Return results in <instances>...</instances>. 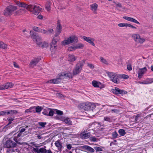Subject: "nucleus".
Returning a JSON list of instances; mask_svg holds the SVG:
<instances>
[{"label": "nucleus", "mask_w": 153, "mask_h": 153, "mask_svg": "<svg viewBox=\"0 0 153 153\" xmlns=\"http://www.w3.org/2000/svg\"><path fill=\"white\" fill-rule=\"evenodd\" d=\"M94 148L96 150V152L102 151V149L99 147H94Z\"/></svg>", "instance_id": "obj_47"}, {"label": "nucleus", "mask_w": 153, "mask_h": 153, "mask_svg": "<svg viewBox=\"0 0 153 153\" xmlns=\"http://www.w3.org/2000/svg\"><path fill=\"white\" fill-rule=\"evenodd\" d=\"M55 146L58 148V150L60 152H61L62 150V143L61 142L60 140H58L55 143Z\"/></svg>", "instance_id": "obj_19"}, {"label": "nucleus", "mask_w": 153, "mask_h": 153, "mask_svg": "<svg viewBox=\"0 0 153 153\" xmlns=\"http://www.w3.org/2000/svg\"><path fill=\"white\" fill-rule=\"evenodd\" d=\"M30 33H31L30 35L32 38L35 40L38 45L40 46L42 44V39L41 37L33 31H30Z\"/></svg>", "instance_id": "obj_7"}, {"label": "nucleus", "mask_w": 153, "mask_h": 153, "mask_svg": "<svg viewBox=\"0 0 153 153\" xmlns=\"http://www.w3.org/2000/svg\"><path fill=\"white\" fill-rule=\"evenodd\" d=\"M128 24L124 23H120L118 24V26L120 27H127Z\"/></svg>", "instance_id": "obj_37"}, {"label": "nucleus", "mask_w": 153, "mask_h": 153, "mask_svg": "<svg viewBox=\"0 0 153 153\" xmlns=\"http://www.w3.org/2000/svg\"><path fill=\"white\" fill-rule=\"evenodd\" d=\"M78 107L79 109L89 111L93 110L96 108V105L94 103L89 102H85L79 104Z\"/></svg>", "instance_id": "obj_1"}, {"label": "nucleus", "mask_w": 153, "mask_h": 153, "mask_svg": "<svg viewBox=\"0 0 153 153\" xmlns=\"http://www.w3.org/2000/svg\"><path fill=\"white\" fill-rule=\"evenodd\" d=\"M87 65L88 67H89V68H91L92 69L94 68V65L92 64L88 63H87Z\"/></svg>", "instance_id": "obj_53"}, {"label": "nucleus", "mask_w": 153, "mask_h": 153, "mask_svg": "<svg viewBox=\"0 0 153 153\" xmlns=\"http://www.w3.org/2000/svg\"><path fill=\"white\" fill-rule=\"evenodd\" d=\"M58 40V38L54 37L51 45V50L52 52H54L56 50V43Z\"/></svg>", "instance_id": "obj_12"}, {"label": "nucleus", "mask_w": 153, "mask_h": 153, "mask_svg": "<svg viewBox=\"0 0 153 153\" xmlns=\"http://www.w3.org/2000/svg\"><path fill=\"white\" fill-rule=\"evenodd\" d=\"M90 140L91 141L95 142L97 141V138L95 137H90Z\"/></svg>", "instance_id": "obj_50"}, {"label": "nucleus", "mask_w": 153, "mask_h": 153, "mask_svg": "<svg viewBox=\"0 0 153 153\" xmlns=\"http://www.w3.org/2000/svg\"><path fill=\"white\" fill-rule=\"evenodd\" d=\"M78 39L77 36L74 35H72L66 39L64 40L62 42V45H65L72 43L73 42H77Z\"/></svg>", "instance_id": "obj_3"}, {"label": "nucleus", "mask_w": 153, "mask_h": 153, "mask_svg": "<svg viewBox=\"0 0 153 153\" xmlns=\"http://www.w3.org/2000/svg\"><path fill=\"white\" fill-rule=\"evenodd\" d=\"M7 45L5 44H4L2 42V44L1 45V48L5 49L7 48Z\"/></svg>", "instance_id": "obj_46"}, {"label": "nucleus", "mask_w": 153, "mask_h": 153, "mask_svg": "<svg viewBox=\"0 0 153 153\" xmlns=\"http://www.w3.org/2000/svg\"><path fill=\"white\" fill-rule=\"evenodd\" d=\"M54 111L51 109L49 108L48 116H52L53 115Z\"/></svg>", "instance_id": "obj_42"}, {"label": "nucleus", "mask_w": 153, "mask_h": 153, "mask_svg": "<svg viewBox=\"0 0 153 153\" xmlns=\"http://www.w3.org/2000/svg\"><path fill=\"white\" fill-rule=\"evenodd\" d=\"M100 59L101 62L107 65H108V63L107 61L103 57H100Z\"/></svg>", "instance_id": "obj_31"}, {"label": "nucleus", "mask_w": 153, "mask_h": 153, "mask_svg": "<svg viewBox=\"0 0 153 153\" xmlns=\"http://www.w3.org/2000/svg\"><path fill=\"white\" fill-rule=\"evenodd\" d=\"M14 120V117L13 118L11 117H8L7 118V120L9 121L8 124L7 125V126L8 125L11 124L12 123V121Z\"/></svg>", "instance_id": "obj_38"}, {"label": "nucleus", "mask_w": 153, "mask_h": 153, "mask_svg": "<svg viewBox=\"0 0 153 153\" xmlns=\"http://www.w3.org/2000/svg\"><path fill=\"white\" fill-rule=\"evenodd\" d=\"M42 46L43 48H47L48 47L49 45L48 43L45 42H44L42 45Z\"/></svg>", "instance_id": "obj_49"}, {"label": "nucleus", "mask_w": 153, "mask_h": 153, "mask_svg": "<svg viewBox=\"0 0 153 153\" xmlns=\"http://www.w3.org/2000/svg\"><path fill=\"white\" fill-rule=\"evenodd\" d=\"M131 17H127V16H123V18L125 19H126L127 21H129L130 20V19H131Z\"/></svg>", "instance_id": "obj_57"}, {"label": "nucleus", "mask_w": 153, "mask_h": 153, "mask_svg": "<svg viewBox=\"0 0 153 153\" xmlns=\"http://www.w3.org/2000/svg\"><path fill=\"white\" fill-rule=\"evenodd\" d=\"M145 84H148L153 82V78H147L144 80Z\"/></svg>", "instance_id": "obj_27"}, {"label": "nucleus", "mask_w": 153, "mask_h": 153, "mask_svg": "<svg viewBox=\"0 0 153 153\" xmlns=\"http://www.w3.org/2000/svg\"><path fill=\"white\" fill-rule=\"evenodd\" d=\"M132 38L136 42L138 43L142 44L145 41V39L141 38L140 35L138 34H133Z\"/></svg>", "instance_id": "obj_11"}, {"label": "nucleus", "mask_w": 153, "mask_h": 153, "mask_svg": "<svg viewBox=\"0 0 153 153\" xmlns=\"http://www.w3.org/2000/svg\"><path fill=\"white\" fill-rule=\"evenodd\" d=\"M33 29L34 31H36L39 32H41L42 33H43V29H40L38 27H33Z\"/></svg>", "instance_id": "obj_30"}, {"label": "nucleus", "mask_w": 153, "mask_h": 153, "mask_svg": "<svg viewBox=\"0 0 153 153\" xmlns=\"http://www.w3.org/2000/svg\"><path fill=\"white\" fill-rule=\"evenodd\" d=\"M82 38L84 40L89 43L93 46H95V44L94 42V38L90 37H87L85 36H83Z\"/></svg>", "instance_id": "obj_16"}, {"label": "nucleus", "mask_w": 153, "mask_h": 153, "mask_svg": "<svg viewBox=\"0 0 153 153\" xmlns=\"http://www.w3.org/2000/svg\"><path fill=\"white\" fill-rule=\"evenodd\" d=\"M17 9L16 6L10 5L8 6L6 10L4 15L7 16L12 14V13Z\"/></svg>", "instance_id": "obj_8"}, {"label": "nucleus", "mask_w": 153, "mask_h": 153, "mask_svg": "<svg viewBox=\"0 0 153 153\" xmlns=\"http://www.w3.org/2000/svg\"><path fill=\"white\" fill-rule=\"evenodd\" d=\"M147 69L146 67L142 68H139L138 70V77L141 78L143 75L147 71Z\"/></svg>", "instance_id": "obj_18"}, {"label": "nucleus", "mask_w": 153, "mask_h": 153, "mask_svg": "<svg viewBox=\"0 0 153 153\" xmlns=\"http://www.w3.org/2000/svg\"><path fill=\"white\" fill-rule=\"evenodd\" d=\"M113 92L114 93L116 94H126L127 92L124 90L120 89L118 88L115 87L114 89H113Z\"/></svg>", "instance_id": "obj_15"}, {"label": "nucleus", "mask_w": 153, "mask_h": 153, "mask_svg": "<svg viewBox=\"0 0 153 153\" xmlns=\"http://www.w3.org/2000/svg\"><path fill=\"white\" fill-rule=\"evenodd\" d=\"M68 61L71 62H73L75 61L76 58L74 55H69L68 58Z\"/></svg>", "instance_id": "obj_26"}, {"label": "nucleus", "mask_w": 153, "mask_h": 153, "mask_svg": "<svg viewBox=\"0 0 153 153\" xmlns=\"http://www.w3.org/2000/svg\"><path fill=\"white\" fill-rule=\"evenodd\" d=\"M56 114L59 115H62L63 114V112L62 111L58 110H56Z\"/></svg>", "instance_id": "obj_48"}, {"label": "nucleus", "mask_w": 153, "mask_h": 153, "mask_svg": "<svg viewBox=\"0 0 153 153\" xmlns=\"http://www.w3.org/2000/svg\"><path fill=\"white\" fill-rule=\"evenodd\" d=\"M49 112V108L47 109H45L42 112V113L47 116H48V114Z\"/></svg>", "instance_id": "obj_36"}, {"label": "nucleus", "mask_w": 153, "mask_h": 153, "mask_svg": "<svg viewBox=\"0 0 153 153\" xmlns=\"http://www.w3.org/2000/svg\"><path fill=\"white\" fill-rule=\"evenodd\" d=\"M15 151L16 152H17L18 153H19L20 152V150L19 149H16L15 150L14 149H13L12 150V152H15Z\"/></svg>", "instance_id": "obj_61"}, {"label": "nucleus", "mask_w": 153, "mask_h": 153, "mask_svg": "<svg viewBox=\"0 0 153 153\" xmlns=\"http://www.w3.org/2000/svg\"><path fill=\"white\" fill-rule=\"evenodd\" d=\"M40 59L38 58H35L31 61L29 65L30 66H33L36 65Z\"/></svg>", "instance_id": "obj_21"}, {"label": "nucleus", "mask_w": 153, "mask_h": 153, "mask_svg": "<svg viewBox=\"0 0 153 153\" xmlns=\"http://www.w3.org/2000/svg\"><path fill=\"white\" fill-rule=\"evenodd\" d=\"M76 48L77 49L78 48H82L83 46L84 45L83 44L81 43H78L76 45Z\"/></svg>", "instance_id": "obj_34"}, {"label": "nucleus", "mask_w": 153, "mask_h": 153, "mask_svg": "<svg viewBox=\"0 0 153 153\" xmlns=\"http://www.w3.org/2000/svg\"><path fill=\"white\" fill-rule=\"evenodd\" d=\"M25 112L27 114L35 112V107L34 106L31 107L29 109H26L25 110Z\"/></svg>", "instance_id": "obj_24"}, {"label": "nucleus", "mask_w": 153, "mask_h": 153, "mask_svg": "<svg viewBox=\"0 0 153 153\" xmlns=\"http://www.w3.org/2000/svg\"><path fill=\"white\" fill-rule=\"evenodd\" d=\"M118 132L121 136H124L126 134L125 130L123 129H120Z\"/></svg>", "instance_id": "obj_32"}, {"label": "nucleus", "mask_w": 153, "mask_h": 153, "mask_svg": "<svg viewBox=\"0 0 153 153\" xmlns=\"http://www.w3.org/2000/svg\"><path fill=\"white\" fill-rule=\"evenodd\" d=\"M17 137H15L13 138V140L16 142L15 143H16V146L17 145V144H21V143L19 142H18V140L17 139Z\"/></svg>", "instance_id": "obj_52"}, {"label": "nucleus", "mask_w": 153, "mask_h": 153, "mask_svg": "<svg viewBox=\"0 0 153 153\" xmlns=\"http://www.w3.org/2000/svg\"><path fill=\"white\" fill-rule=\"evenodd\" d=\"M46 122H39L38 123V124L43 128L45 127V126L46 124Z\"/></svg>", "instance_id": "obj_41"}, {"label": "nucleus", "mask_w": 153, "mask_h": 153, "mask_svg": "<svg viewBox=\"0 0 153 153\" xmlns=\"http://www.w3.org/2000/svg\"><path fill=\"white\" fill-rule=\"evenodd\" d=\"M120 75L121 77H120V78H122L124 79H127L129 78V76L128 75L125 74H123Z\"/></svg>", "instance_id": "obj_51"}, {"label": "nucleus", "mask_w": 153, "mask_h": 153, "mask_svg": "<svg viewBox=\"0 0 153 153\" xmlns=\"http://www.w3.org/2000/svg\"><path fill=\"white\" fill-rule=\"evenodd\" d=\"M7 115V110L0 111V116Z\"/></svg>", "instance_id": "obj_44"}, {"label": "nucleus", "mask_w": 153, "mask_h": 153, "mask_svg": "<svg viewBox=\"0 0 153 153\" xmlns=\"http://www.w3.org/2000/svg\"><path fill=\"white\" fill-rule=\"evenodd\" d=\"M28 127V126H26L25 128H22L20 130V133H23V132H24L26 130V128H27Z\"/></svg>", "instance_id": "obj_56"}, {"label": "nucleus", "mask_w": 153, "mask_h": 153, "mask_svg": "<svg viewBox=\"0 0 153 153\" xmlns=\"http://www.w3.org/2000/svg\"><path fill=\"white\" fill-rule=\"evenodd\" d=\"M70 74L68 73H60L59 74L56 76V79L50 80L48 82V83H51L54 84H57L60 83L61 80L62 79L66 78L67 77L70 78L69 75Z\"/></svg>", "instance_id": "obj_2"}, {"label": "nucleus", "mask_w": 153, "mask_h": 153, "mask_svg": "<svg viewBox=\"0 0 153 153\" xmlns=\"http://www.w3.org/2000/svg\"><path fill=\"white\" fill-rule=\"evenodd\" d=\"M127 69L129 71H131L132 68L131 65H127Z\"/></svg>", "instance_id": "obj_55"}, {"label": "nucleus", "mask_w": 153, "mask_h": 153, "mask_svg": "<svg viewBox=\"0 0 153 153\" xmlns=\"http://www.w3.org/2000/svg\"><path fill=\"white\" fill-rule=\"evenodd\" d=\"M7 115H11V112H10V110H7Z\"/></svg>", "instance_id": "obj_60"}, {"label": "nucleus", "mask_w": 153, "mask_h": 153, "mask_svg": "<svg viewBox=\"0 0 153 153\" xmlns=\"http://www.w3.org/2000/svg\"><path fill=\"white\" fill-rule=\"evenodd\" d=\"M35 110L36 111L35 112L39 113L42 111V108L39 106H38L36 108L35 107Z\"/></svg>", "instance_id": "obj_35"}, {"label": "nucleus", "mask_w": 153, "mask_h": 153, "mask_svg": "<svg viewBox=\"0 0 153 153\" xmlns=\"http://www.w3.org/2000/svg\"><path fill=\"white\" fill-rule=\"evenodd\" d=\"M98 6V5L96 3L90 5L91 9L95 13H96L97 8Z\"/></svg>", "instance_id": "obj_25"}, {"label": "nucleus", "mask_w": 153, "mask_h": 153, "mask_svg": "<svg viewBox=\"0 0 153 153\" xmlns=\"http://www.w3.org/2000/svg\"><path fill=\"white\" fill-rule=\"evenodd\" d=\"M85 60H83L76 65V66L73 71V74L74 75H76L79 73L85 63Z\"/></svg>", "instance_id": "obj_6"}, {"label": "nucleus", "mask_w": 153, "mask_h": 153, "mask_svg": "<svg viewBox=\"0 0 153 153\" xmlns=\"http://www.w3.org/2000/svg\"><path fill=\"white\" fill-rule=\"evenodd\" d=\"M128 27H130L134 29H136V27L130 24H128Z\"/></svg>", "instance_id": "obj_59"}, {"label": "nucleus", "mask_w": 153, "mask_h": 153, "mask_svg": "<svg viewBox=\"0 0 153 153\" xmlns=\"http://www.w3.org/2000/svg\"><path fill=\"white\" fill-rule=\"evenodd\" d=\"M76 49V46H71L70 47H69L68 48V50L69 51H72L75 50Z\"/></svg>", "instance_id": "obj_39"}, {"label": "nucleus", "mask_w": 153, "mask_h": 153, "mask_svg": "<svg viewBox=\"0 0 153 153\" xmlns=\"http://www.w3.org/2000/svg\"><path fill=\"white\" fill-rule=\"evenodd\" d=\"M51 2L49 1H48L45 4V8L48 11H49L51 10Z\"/></svg>", "instance_id": "obj_29"}, {"label": "nucleus", "mask_w": 153, "mask_h": 153, "mask_svg": "<svg viewBox=\"0 0 153 153\" xmlns=\"http://www.w3.org/2000/svg\"><path fill=\"white\" fill-rule=\"evenodd\" d=\"M107 74L110 79V80L115 83H118L120 82L119 78L121 77V75H118L115 73L108 72Z\"/></svg>", "instance_id": "obj_4"}, {"label": "nucleus", "mask_w": 153, "mask_h": 153, "mask_svg": "<svg viewBox=\"0 0 153 153\" xmlns=\"http://www.w3.org/2000/svg\"><path fill=\"white\" fill-rule=\"evenodd\" d=\"M118 134L116 132V131H115L114 132H113L112 133V136L113 138H116L117 137Z\"/></svg>", "instance_id": "obj_45"}, {"label": "nucleus", "mask_w": 153, "mask_h": 153, "mask_svg": "<svg viewBox=\"0 0 153 153\" xmlns=\"http://www.w3.org/2000/svg\"><path fill=\"white\" fill-rule=\"evenodd\" d=\"M67 148L69 150H70L72 148V146L71 144H69L67 145Z\"/></svg>", "instance_id": "obj_58"}, {"label": "nucleus", "mask_w": 153, "mask_h": 153, "mask_svg": "<svg viewBox=\"0 0 153 153\" xmlns=\"http://www.w3.org/2000/svg\"><path fill=\"white\" fill-rule=\"evenodd\" d=\"M116 5L118 7H122V5L120 3H118V4H117Z\"/></svg>", "instance_id": "obj_64"}, {"label": "nucleus", "mask_w": 153, "mask_h": 153, "mask_svg": "<svg viewBox=\"0 0 153 153\" xmlns=\"http://www.w3.org/2000/svg\"><path fill=\"white\" fill-rule=\"evenodd\" d=\"M90 134L89 132L85 133V132H82L80 134V137L82 139L88 138L90 137Z\"/></svg>", "instance_id": "obj_22"}, {"label": "nucleus", "mask_w": 153, "mask_h": 153, "mask_svg": "<svg viewBox=\"0 0 153 153\" xmlns=\"http://www.w3.org/2000/svg\"><path fill=\"white\" fill-rule=\"evenodd\" d=\"M104 119L105 121L108 122H111V118L109 117H104Z\"/></svg>", "instance_id": "obj_43"}, {"label": "nucleus", "mask_w": 153, "mask_h": 153, "mask_svg": "<svg viewBox=\"0 0 153 153\" xmlns=\"http://www.w3.org/2000/svg\"><path fill=\"white\" fill-rule=\"evenodd\" d=\"M10 112L11 113V115L13 114H16L18 113V111L15 110H10Z\"/></svg>", "instance_id": "obj_54"}, {"label": "nucleus", "mask_w": 153, "mask_h": 153, "mask_svg": "<svg viewBox=\"0 0 153 153\" xmlns=\"http://www.w3.org/2000/svg\"><path fill=\"white\" fill-rule=\"evenodd\" d=\"M27 8L28 10L33 12L35 15H38L42 10V8L39 7L35 5H29Z\"/></svg>", "instance_id": "obj_5"}, {"label": "nucleus", "mask_w": 153, "mask_h": 153, "mask_svg": "<svg viewBox=\"0 0 153 153\" xmlns=\"http://www.w3.org/2000/svg\"><path fill=\"white\" fill-rule=\"evenodd\" d=\"M13 85L14 84L12 82H7L4 85H0V90L11 88Z\"/></svg>", "instance_id": "obj_13"}, {"label": "nucleus", "mask_w": 153, "mask_h": 153, "mask_svg": "<svg viewBox=\"0 0 153 153\" xmlns=\"http://www.w3.org/2000/svg\"><path fill=\"white\" fill-rule=\"evenodd\" d=\"M92 84L95 88H99L102 89L104 87V85L100 82L94 80L92 82Z\"/></svg>", "instance_id": "obj_17"}, {"label": "nucleus", "mask_w": 153, "mask_h": 153, "mask_svg": "<svg viewBox=\"0 0 153 153\" xmlns=\"http://www.w3.org/2000/svg\"><path fill=\"white\" fill-rule=\"evenodd\" d=\"M62 27L59 22L57 23V27L56 28L55 33L54 35V37L56 38L60 34L62 31Z\"/></svg>", "instance_id": "obj_14"}, {"label": "nucleus", "mask_w": 153, "mask_h": 153, "mask_svg": "<svg viewBox=\"0 0 153 153\" xmlns=\"http://www.w3.org/2000/svg\"><path fill=\"white\" fill-rule=\"evenodd\" d=\"M16 4L19 6V7H23L25 8H26L27 9V7L28 6V5H27V4L25 3L18 1H16Z\"/></svg>", "instance_id": "obj_23"}, {"label": "nucleus", "mask_w": 153, "mask_h": 153, "mask_svg": "<svg viewBox=\"0 0 153 153\" xmlns=\"http://www.w3.org/2000/svg\"><path fill=\"white\" fill-rule=\"evenodd\" d=\"M82 148L83 149L87 150L91 153H93L94 152V150L93 148L87 145L82 146Z\"/></svg>", "instance_id": "obj_20"}, {"label": "nucleus", "mask_w": 153, "mask_h": 153, "mask_svg": "<svg viewBox=\"0 0 153 153\" xmlns=\"http://www.w3.org/2000/svg\"><path fill=\"white\" fill-rule=\"evenodd\" d=\"M4 147L7 148H14L16 146V143L14 141L9 139L4 143Z\"/></svg>", "instance_id": "obj_9"}, {"label": "nucleus", "mask_w": 153, "mask_h": 153, "mask_svg": "<svg viewBox=\"0 0 153 153\" xmlns=\"http://www.w3.org/2000/svg\"><path fill=\"white\" fill-rule=\"evenodd\" d=\"M45 153H52V152L50 149L48 150L46 149V152H45Z\"/></svg>", "instance_id": "obj_63"}, {"label": "nucleus", "mask_w": 153, "mask_h": 153, "mask_svg": "<svg viewBox=\"0 0 153 153\" xmlns=\"http://www.w3.org/2000/svg\"><path fill=\"white\" fill-rule=\"evenodd\" d=\"M43 33L47 35L49 34L50 33H52L53 32V30L52 29H50L48 31L45 30L44 29H43Z\"/></svg>", "instance_id": "obj_28"}, {"label": "nucleus", "mask_w": 153, "mask_h": 153, "mask_svg": "<svg viewBox=\"0 0 153 153\" xmlns=\"http://www.w3.org/2000/svg\"><path fill=\"white\" fill-rule=\"evenodd\" d=\"M33 146L36 148H33V151L37 153H45L46 152V149H45L46 146H45L44 147H42L40 148H39L40 146H37L36 144L33 145Z\"/></svg>", "instance_id": "obj_10"}, {"label": "nucleus", "mask_w": 153, "mask_h": 153, "mask_svg": "<svg viewBox=\"0 0 153 153\" xmlns=\"http://www.w3.org/2000/svg\"><path fill=\"white\" fill-rule=\"evenodd\" d=\"M130 21L133 22L138 24H140V23L138 21L133 18H131Z\"/></svg>", "instance_id": "obj_40"}, {"label": "nucleus", "mask_w": 153, "mask_h": 153, "mask_svg": "<svg viewBox=\"0 0 153 153\" xmlns=\"http://www.w3.org/2000/svg\"><path fill=\"white\" fill-rule=\"evenodd\" d=\"M13 65H14V66L16 68H19V67L18 65L16 62H13Z\"/></svg>", "instance_id": "obj_62"}, {"label": "nucleus", "mask_w": 153, "mask_h": 153, "mask_svg": "<svg viewBox=\"0 0 153 153\" xmlns=\"http://www.w3.org/2000/svg\"><path fill=\"white\" fill-rule=\"evenodd\" d=\"M64 122L66 124L71 125H72V122L68 118H66L64 120Z\"/></svg>", "instance_id": "obj_33"}]
</instances>
